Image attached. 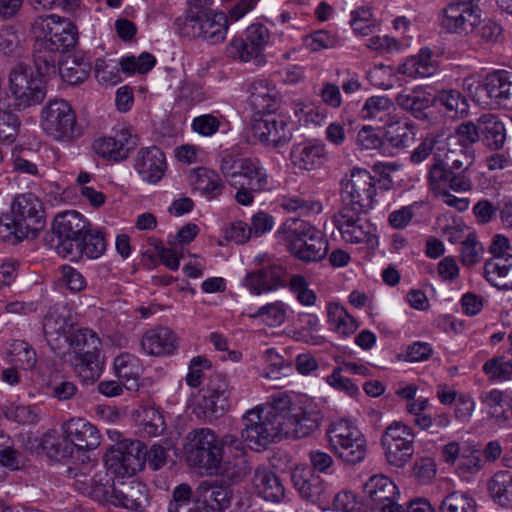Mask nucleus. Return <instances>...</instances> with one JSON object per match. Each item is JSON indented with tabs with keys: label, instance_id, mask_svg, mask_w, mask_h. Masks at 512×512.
<instances>
[{
	"label": "nucleus",
	"instance_id": "1",
	"mask_svg": "<svg viewBox=\"0 0 512 512\" xmlns=\"http://www.w3.org/2000/svg\"><path fill=\"white\" fill-rule=\"evenodd\" d=\"M322 419L316 406L293 404L289 395L276 392L265 405L246 411L242 436L250 446H266L282 437L304 438L319 429Z\"/></svg>",
	"mask_w": 512,
	"mask_h": 512
},
{
	"label": "nucleus",
	"instance_id": "2",
	"mask_svg": "<svg viewBox=\"0 0 512 512\" xmlns=\"http://www.w3.org/2000/svg\"><path fill=\"white\" fill-rule=\"evenodd\" d=\"M54 74L56 65L50 55L34 54V67L25 63L15 65L9 76L15 107L25 109L41 103L46 96V78Z\"/></svg>",
	"mask_w": 512,
	"mask_h": 512
},
{
	"label": "nucleus",
	"instance_id": "3",
	"mask_svg": "<svg viewBox=\"0 0 512 512\" xmlns=\"http://www.w3.org/2000/svg\"><path fill=\"white\" fill-rule=\"evenodd\" d=\"M45 226L44 209L33 193L17 195L11 213L0 217V239L16 244L28 237H36Z\"/></svg>",
	"mask_w": 512,
	"mask_h": 512
},
{
	"label": "nucleus",
	"instance_id": "4",
	"mask_svg": "<svg viewBox=\"0 0 512 512\" xmlns=\"http://www.w3.org/2000/svg\"><path fill=\"white\" fill-rule=\"evenodd\" d=\"M288 251L295 259L304 263L322 261L329 250L324 234L309 222L299 218H288L281 227Z\"/></svg>",
	"mask_w": 512,
	"mask_h": 512
},
{
	"label": "nucleus",
	"instance_id": "5",
	"mask_svg": "<svg viewBox=\"0 0 512 512\" xmlns=\"http://www.w3.org/2000/svg\"><path fill=\"white\" fill-rule=\"evenodd\" d=\"M91 480L90 495L106 505L124 508L132 512H147L151 503L150 490L146 484L136 480H117L111 485Z\"/></svg>",
	"mask_w": 512,
	"mask_h": 512
},
{
	"label": "nucleus",
	"instance_id": "6",
	"mask_svg": "<svg viewBox=\"0 0 512 512\" xmlns=\"http://www.w3.org/2000/svg\"><path fill=\"white\" fill-rule=\"evenodd\" d=\"M36 41L34 54L50 55L56 63V53L73 48L77 42L76 26L68 19L51 14L38 17L32 25Z\"/></svg>",
	"mask_w": 512,
	"mask_h": 512
},
{
	"label": "nucleus",
	"instance_id": "7",
	"mask_svg": "<svg viewBox=\"0 0 512 512\" xmlns=\"http://www.w3.org/2000/svg\"><path fill=\"white\" fill-rule=\"evenodd\" d=\"M40 124L52 140L71 144L82 136V128L72 106L64 99L49 100L42 108Z\"/></svg>",
	"mask_w": 512,
	"mask_h": 512
},
{
	"label": "nucleus",
	"instance_id": "8",
	"mask_svg": "<svg viewBox=\"0 0 512 512\" xmlns=\"http://www.w3.org/2000/svg\"><path fill=\"white\" fill-rule=\"evenodd\" d=\"M186 458L188 463L208 474H216L222 463L221 442L210 428H197L188 433Z\"/></svg>",
	"mask_w": 512,
	"mask_h": 512
},
{
	"label": "nucleus",
	"instance_id": "9",
	"mask_svg": "<svg viewBox=\"0 0 512 512\" xmlns=\"http://www.w3.org/2000/svg\"><path fill=\"white\" fill-rule=\"evenodd\" d=\"M219 169L233 187H238L241 179H245L252 190L269 189L268 175L257 158L244 157L226 150L221 155Z\"/></svg>",
	"mask_w": 512,
	"mask_h": 512
},
{
	"label": "nucleus",
	"instance_id": "10",
	"mask_svg": "<svg viewBox=\"0 0 512 512\" xmlns=\"http://www.w3.org/2000/svg\"><path fill=\"white\" fill-rule=\"evenodd\" d=\"M327 437L334 454L349 465L362 462L367 453V440L352 422L339 420L330 425Z\"/></svg>",
	"mask_w": 512,
	"mask_h": 512
},
{
	"label": "nucleus",
	"instance_id": "11",
	"mask_svg": "<svg viewBox=\"0 0 512 512\" xmlns=\"http://www.w3.org/2000/svg\"><path fill=\"white\" fill-rule=\"evenodd\" d=\"M174 24L177 33L181 36L200 39L209 44L223 42L229 26L224 12L182 15L175 20Z\"/></svg>",
	"mask_w": 512,
	"mask_h": 512
},
{
	"label": "nucleus",
	"instance_id": "12",
	"mask_svg": "<svg viewBox=\"0 0 512 512\" xmlns=\"http://www.w3.org/2000/svg\"><path fill=\"white\" fill-rule=\"evenodd\" d=\"M256 267L246 273L241 284L252 295L259 296L277 291L287 285L288 272L279 260H272L266 253L254 258Z\"/></svg>",
	"mask_w": 512,
	"mask_h": 512
},
{
	"label": "nucleus",
	"instance_id": "13",
	"mask_svg": "<svg viewBox=\"0 0 512 512\" xmlns=\"http://www.w3.org/2000/svg\"><path fill=\"white\" fill-rule=\"evenodd\" d=\"M415 434L401 421H393L381 435V445L387 462L397 468L408 463L414 454Z\"/></svg>",
	"mask_w": 512,
	"mask_h": 512
},
{
	"label": "nucleus",
	"instance_id": "14",
	"mask_svg": "<svg viewBox=\"0 0 512 512\" xmlns=\"http://www.w3.org/2000/svg\"><path fill=\"white\" fill-rule=\"evenodd\" d=\"M377 179L363 168H354L341 180L343 205L370 210L376 196Z\"/></svg>",
	"mask_w": 512,
	"mask_h": 512
},
{
	"label": "nucleus",
	"instance_id": "15",
	"mask_svg": "<svg viewBox=\"0 0 512 512\" xmlns=\"http://www.w3.org/2000/svg\"><path fill=\"white\" fill-rule=\"evenodd\" d=\"M89 221L79 212L71 210L58 214L53 223V230L58 236L57 252L62 257H69L77 250L80 240L89 232Z\"/></svg>",
	"mask_w": 512,
	"mask_h": 512
},
{
	"label": "nucleus",
	"instance_id": "16",
	"mask_svg": "<svg viewBox=\"0 0 512 512\" xmlns=\"http://www.w3.org/2000/svg\"><path fill=\"white\" fill-rule=\"evenodd\" d=\"M398 495L395 483L384 475L371 476L363 486L365 506L371 512H404L396 503Z\"/></svg>",
	"mask_w": 512,
	"mask_h": 512
},
{
	"label": "nucleus",
	"instance_id": "17",
	"mask_svg": "<svg viewBox=\"0 0 512 512\" xmlns=\"http://www.w3.org/2000/svg\"><path fill=\"white\" fill-rule=\"evenodd\" d=\"M145 456V445L141 441L124 440L106 456V464L120 476L135 475L145 466Z\"/></svg>",
	"mask_w": 512,
	"mask_h": 512
},
{
	"label": "nucleus",
	"instance_id": "18",
	"mask_svg": "<svg viewBox=\"0 0 512 512\" xmlns=\"http://www.w3.org/2000/svg\"><path fill=\"white\" fill-rule=\"evenodd\" d=\"M368 211L342 204L340 210L333 216V223L344 241L352 244L371 242L370 226L362 217Z\"/></svg>",
	"mask_w": 512,
	"mask_h": 512
},
{
	"label": "nucleus",
	"instance_id": "19",
	"mask_svg": "<svg viewBox=\"0 0 512 512\" xmlns=\"http://www.w3.org/2000/svg\"><path fill=\"white\" fill-rule=\"evenodd\" d=\"M138 136L128 127L123 126L113 131V135L104 136L93 142V150L103 159L121 162L137 147Z\"/></svg>",
	"mask_w": 512,
	"mask_h": 512
},
{
	"label": "nucleus",
	"instance_id": "20",
	"mask_svg": "<svg viewBox=\"0 0 512 512\" xmlns=\"http://www.w3.org/2000/svg\"><path fill=\"white\" fill-rule=\"evenodd\" d=\"M427 181L429 189L436 196H440L449 189L455 192H466L473 186L468 175H455L437 155H434V163L429 168Z\"/></svg>",
	"mask_w": 512,
	"mask_h": 512
},
{
	"label": "nucleus",
	"instance_id": "21",
	"mask_svg": "<svg viewBox=\"0 0 512 512\" xmlns=\"http://www.w3.org/2000/svg\"><path fill=\"white\" fill-rule=\"evenodd\" d=\"M291 481L303 500L316 504L327 499V483L309 466L295 467L291 473Z\"/></svg>",
	"mask_w": 512,
	"mask_h": 512
},
{
	"label": "nucleus",
	"instance_id": "22",
	"mask_svg": "<svg viewBox=\"0 0 512 512\" xmlns=\"http://www.w3.org/2000/svg\"><path fill=\"white\" fill-rule=\"evenodd\" d=\"M477 20L473 5L467 1L449 3L439 14L440 26L449 33L472 32Z\"/></svg>",
	"mask_w": 512,
	"mask_h": 512
},
{
	"label": "nucleus",
	"instance_id": "23",
	"mask_svg": "<svg viewBox=\"0 0 512 512\" xmlns=\"http://www.w3.org/2000/svg\"><path fill=\"white\" fill-rule=\"evenodd\" d=\"M264 115L265 117L256 120L253 124L254 137L262 144L274 148L287 144L292 138L287 122L273 113Z\"/></svg>",
	"mask_w": 512,
	"mask_h": 512
},
{
	"label": "nucleus",
	"instance_id": "24",
	"mask_svg": "<svg viewBox=\"0 0 512 512\" xmlns=\"http://www.w3.org/2000/svg\"><path fill=\"white\" fill-rule=\"evenodd\" d=\"M61 436L66 437L77 451H90L100 445V432L84 418H71L61 425Z\"/></svg>",
	"mask_w": 512,
	"mask_h": 512
},
{
	"label": "nucleus",
	"instance_id": "25",
	"mask_svg": "<svg viewBox=\"0 0 512 512\" xmlns=\"http://www.w3.org/2000/svg\"><path fill=\"white\" fill-rule=\"evenodd\" d=\"M134 168L143 181L156 184L166 170L165 155L156 146L141 148L134 158Z\"/></svg>",
	"mask_w": 512,
	"mask_h": 512
},
{
	"label": "nucleus",
	"instance_id": "26",
	"mask_svg": "<svg viewBox=\"0 0 512 512\" xmlns=\"http://www.w3.org/2000/svg\"><path fill=\"white\" fill-rule=\"evenodd\" d=\"M326 145L320 140L296 143L291 147L289 159L300 170L311 171L321 167L327 160Z\"/></svg>",
	"mask_w": 512,
	"mask_h": 512
},
{
	"label": "nucleus",
	"instance_id": "27",
	"mask_svg": "<svg viewBox=\"0 0 512 512\" xmlns=\"http://www.w3.org/2000/svg\"><path fill=\"white\" fill-rule=\"evenodd\" d=\"M193 493L202 512H223L232 499L231 489L215 481H202Z\"/></svg>",
	"mask_w": 512,
	"mask_h": 512
},
{
	"label": "nucleus",
	"instance_id": "28",
	"mask_svg": "<svg viewBox=\"0 0 512 512\" xmlns=\"http://www.w3.org/2000/svg\"><path fill=\"white\" fill-rule=\"evenodd\" d=\"M178 347L176 334L167 327L150 329L142 336L141 348L151 356L170 355Z\"/></svg>",
	"mask_w": 512,
	"mask_h": 512
},
{
	"label": "nucleus",
	"instance_id": "29",
	"mask_svg": "<svg viewBox=\"0 0 512 512\" xmlns=\"http://www.w3.org/2000/svg\"><path fill=\"white\" fill-rule=\"evenodd\" d=\"M69 362L83 383H94L103 371L101 350L73 354Z\"/></svg>",
	"mask_w": 512,
	"mask_h": 512
},
{
	"label": "nucleus",
	"instance_id": "30",
	"mask_svg": "<svg viewBox=\"0 0 512 512\" xmlns=\"http://www.w3.org/2000/svg\"><path fill=\"white\" fill-rule=\"evenodd\" d=\"M480 140L487 148L497 151L504 147L506 142V129L501 119L492 113L482 114L478 118Z\"/></svg>",
	"mask_w": 512,
	"mask_h": 512
},
{
	"label": "nucleus",
	"instance_id": "31",
	"mask_svg": "<svg viewBox=\"0 0 512 512\" xmlns=\"http://www.w3.org/2000/svg\"><path fill=\"white\" fill-rule=\"evenodd\" d=\"M483 275L491 285L500 290L512 289V255L487 260Z\"/></svg>",
	"mask_w": 512,
	"mask_h": 512
},
{
	"label": "nucleus",
	"instance_id": "32",
	"mask_svg": "<svg viewBox=\"0 0 512 512\" xmlns=\"http://www.w3.org/2000/svg\"><path fill=\"white\" fill-rule=\"evenodd\" d=\"M396 104L417 119H425V110L433 105L432 95L421 87L404 90L395 97Z\"/></svg>",
	"mask_w": 512,
	"mask_h": 512
},
{
	"label": "nucleus",
	"instance_id": "33",
	"mask_svg": "<svg viewBox=\"0 0 512 512\" xmlns=\"http://www.w3.org/2000/svg\"><path fill=\"white\" fill-rule=\"evenodd\" d=\"M253 485L259 496L266 501L279 502L285 490L278 476L265 467H258L253 476Z\"/></svg>",
	"mask_w": 512,
	"mask_h": 512
},
{
	"label": "nucleus",
	"instance_id": "34",
	"mask_svg": "<svg viewBox=\"0 0 512 512\" xmlns=\"http://www.w3.org/2000/svg\"><path fill=\"white\" fill-rule=\"evenodd\" d=\"M397 116L395 104L386 96L369 97L361 109L363 119L379 122L383 126L391 123Z\"/></svg>",
	"mask_w": 512,
	"mask_h": 512
},
{
	"label": "nucleus",
	"instance_id": "35",
	"mask_svg": "<svg viewBox=\"0 0 512 512\" xmlns=\"http://www.w3.org/2000/svg\"><path fill=\"white\" fill-rule=\"evenodd\" d=\"M437 65L432 59V51L422 48L418 54L407 58L399 67L398 72L408 77H429L436 73Z\"/></svg>",
	"mask_w": 512,
	"mask_h": 512
},
{
	"label": "nucleus",
	"instance_id": "36",
	"mask_svg": "<svg viewBox=\"0 0 512 512\" xmlns=\"http://www.w3.org/2000/svg\"><path fill=\"white\" fill-rule=\"evenodd\" d=\"M249 103L258 114H272L278 103L273 88L265 80H255L249 85Z\"/></svg>",
	"mask_w": 512,
	"mask_h": 512
},
{
	"label": "nucleus",
	"instance_id": "37",
	"mask_svg": "<svg viewBox=\"0 0 512 512\" xmlns=\"http://www.w3.org/2000/svg\"><path fill=\"white\" fill-rule=\"evenodd\" d=\"M487 490L495 503L506 508L512 507V471L496 472L488 480Z\"/></svg>",
	"mask_w": 512,
	"mask_h": 512
},
{
	"label": "nucleus",
	"instance_id": "38",
	"mask_svg": "<svg viewBox=\"0 0 512 512\" xmlns=\"http://www.w3.org/2000/svg\"><path fill=\"white\" fill-rule=\"evenodd\" d=\"M67 327L66 316L58 308H50L43 318L42 330L47 343L53 350L58 348L57 342L62 337H67Z\"/></svg>",
	"mask_w": 512,
	"mask_h": 512
},
{
	"label": "nucleus",
	"instance_id": "39",
	"mask_svg": "<svg viewBox=\"0 0 512 512\" xmlns=\"http://www.w3.org/2000/svg\"><path fill=\"white\" fill-rule=\"evenodd\" d=\"M434 102L443 107L451 118H464L468 115L469 104L462 93L456 89L439 90L433 98Z\"/></svg>",
	"mask_w": 512,
	"mask_h": 512
},
{
	"label": "nucleus",
	"instance_id": "40",
	"mask_svg": "<svg viewBox=\"0 0 512 512\" xmlns=\"http://www.w3.org/2000/svg\"><path fill=\"white\" fill-rule=\"evenodd\" d=\"M191 183L196 191L208 199L217 197L223 190L220 176L215 171L203 167L193 171Z\"/></svg>",
	"mask_w": 512,
	"mask_h": 512
},
{
	"label": "nucleus",
	"instance_id": "41",
	"mask_svg": "<svg viewBox=\"0 0 512 512\" xmlns=\"http://www.w3.org/2000/svg\"><path fill=\"white\" fill-rule=\"evenodd\" d=\"M90 71V60L79 55L67 57L59 67L61 77L71 85H77L84 82L89 76Z\"/></svg>",
	"mask_w": 512,
	"mask_h": 512
},
{
	"label": "nucleus",
	"instance_id": "42",
	"mask_svg": "<svg viewBox=\"0 0 512 512\" xmlns=\"http://www.w3.org/2000/svg\"><path fill=\"white\" fill-rule=\"evenodd\" d=\"M385 127L387 128L385 137L392 147L403 149L414 143L416 134L413 123L407 120L400 121L399 116H397Z\"/></svg>",
	"mask_w": 512,
	"mask_h": 512
},
{
	"label": "nucleus",
	"instance_id": "43",
	"mask_svg": "<svg viewBox=\"0 0 512 512\" xmlns=\"http://www.w3.org/2000/svg\"><path fill=\"white\" fill-rule=\"evenodd\" d=\"M40 445L48 457L56 461H65L72 458L76 450L66 437H57L55 431L45 432L40 439Z\"/></svg>",
	"mask_w": 512,
	"mask_h": 512
},
{
	"label": "nucleus",
	"instance_id": "44",
	"mask_svg": "<svg viewBox=\"0 0 512 512\" xmlns=\"http://www.w3.org/2000/svg\"><path fill=\"white\" fill-rule=\"evenodd\" d=\"M77 250H73L69 255L71 260L82 258L86 256L88 259H97L106 250V241L102 231L95 229L85 234V237L80 240Z\"/></svg>",
	"mask_w": 512,
	"mask_h": 512
},
{
	"label": "nucleus",
	"instance_id": "45",
	"mask_svg": "<svg viewBox=\"0 0 512 512\" xmlns=\"http://www.w3.org/2000/svg\"><path fill=\"white\" fill-rule=\"evenodd\" d=\"M4 416L19 425L34 426L42 420L43 413L36 405L12 403L5 408Z\"/></svg>",
	"mask_w": 512,
	"mask_h": 512
},
{
	"label": "nucleus",
	"instance_id": "46",
	"mask_svg": "<svg viewBox=\"0 0 512 512\" xmlns=\"http://www.w3.org/2000/svg\"><path fill=\"white\" fill-rule=\"evenodd\" d=\"M168 512H202L188 484L183 483L174 488Z\"/></svg>",
	"mask_w": 512,
	"mask_h": 512
},
{
	"label": "nucleus",
	"instance_id": "47",
	"mask_svg": "<svg viewBox=\"0 0 512 512\" xmlns=\"http://www.w3.org/2000/svg\"><path fill=\"white\" fill-rule=\"evenodd\" d=\"M327 310L328 322L338 334L348 336L357 329L355 319L348 314L343 306L337 303H330Z\"/></svg>",
	"mask_w": 512,
	"mask_h": 512
},
{
	"label": "nucleus",
	"instance_id": "48",
	"mask_svg": "<svg viewBox=\"0 0 512 512\" xmlns=\"http://www.w3.org/2000/svg\"><path fill=\"white\" fill-rule=\"evenodd\" d=\"M73 354L85 353L87 350H101V340L97 334L89 328H80L66 337Z\"/></svg>",
	"mask_w": 512,
	"mask_h": 512
},
{
	"label": "nucleus",
	"instance_id": "49",
	"mask_svg": "<svg viewBox=\"0 0 512 512\" xmlns=\"http://www.w3.org/2000/svg\"><path fill=\"white\" fill-rule=\"evenodd\" d=\"M512 81V73L506 70H496L488 73L483 80V90L489 99L496 103L497 99L504 96L507 85Z\"/></svg>",
	"mask_w": 512,
	"mask_h": 512
},
{
	"label": "nucleus",
	"instance_id": "50",
	"mask_svg": "<svg viewBox=\"0 0 512 512\" xmlns=\"http://www.w3.org/2000/svg\"><path fill=\"white\" fill-rule=\"evenodd\" d=\"M250 318L260 319L264 324L271 327L279 326L286 319L285 304L281 301L268 303L250 314Z\"/></svg>",
	"mask_w": 512,
	"mask_h": 512
},
{
	"label": "nucleus",
	"instance_id": "51",
	"mask_svg": "<svg viewBox=\"0 0 512 512\" xmlns=\"http://www.w3.org/2000/svg\"><path fill=\"white\" fill-rule=\"evenodd\" d=\"M475 500L465 492L454 491L441 501L440 512H476Z\"/></svg>",
	"mask_w": 512,
	"mask_h": 512
},
{
	"label": "nucleus",
	"instance_id": "52",
	"mask_svg": "<svg viewBox=\"0 0 512 512\" xmlns=\"http://www.w3.org/2000/svg\"><path fill=\"white\" fill-rule=\"evenodd\" d=\"M155 64L156 58L148 52H143L138 57L133 55L122 57L119 62L121 70L129 75L135 73L146 74Z\"/></svg>",
	"mask_w": 512,
	"mask_h": 512
},
{
	"label": "nucleus",
	"instance_id": "53",
	"mask_svg": "<svg viewBox=\"0 0 512 512\" xmlns=\"http://www.w3.org/2000/svg\"><path fill=\"white\" fill-rule=\"evenodd\" d=\"M474 156L468 149L460 148L459 150H449L445 154L444 164L453 170L455 175H467L468 170L472 166Z\"/></svg>",
	"mask_w": 512,
	"mask_h": 512
},
{
	"label": "nucleus",
	"instance_id": "54",
	"mask_svg": "<svg viewBox=\"0 0 512 512\" xmlns=\"http://www.w3.org/2000/svg\"><path fill=\"white\" fill-rule=\"evenodd\" d=\"M483 372L491 381H506L512 377V361L505 357H494L483 365Z\"/></svg>",
	"mask_w": 512,
	"mask_h": 512
},
{
	"label": "nucleus",
	"instance_id": "55",
	"mask_svg": "<svg viewBox=\"0 0 512 512\" xmlns=\"http://www.w3.org/2000/svg\"><path fill=\"white\" fill-rule=\"evenodd\" d=\"M249 470L250 467L246 458L236 455L234 461H222L221 468L217 473H220L232 483H239L246 477Z\"/></svg>",
	"mask_w": 512,
	"mask_h": 512
},
{
	"label": "nucleus",
	"instance_id": "56",
	"mask_svg": "<svg viewBox=\"0 0 512 512\" xmlns=\"http://www.w3.org/2000/svg\"><path fill=\"white\" fill-rule=\"evenodd\" d=\"M280 206L287 212H298L300 214L320 213L322 204L319 201L305 199L300 196L284 197Z\"/></svg>",
	"mask_w": 512,
	"mask_h": 512
},
{
	"label": "nucleus",
	"instance_id": "57",
	"mask_svg": "<svg viewBox=\"0 0 512 512\" xmlns=\"http://www.w3.org/2000/svg\"><path fill=\"white\" fill-rule=\"evenodd\" d=\"M455 468L462 477L478 473L482 468L479 451L469 448L462 449L461 457Z\"/></svg>",
	"mask_w": 512,
	"mask_h": 512
},
{
	"label": "nucleus",
	"instance_id": "58",
	"mask_svg": "<svg viewBox=\"0 0 512 512\" xmlns=\"http://www.w3.org/2000/svg\"><path fill=\"white\" fill-rule=\"evenodd\" d=\"M335 510L341 512H367L364 498L359 500L352 491H341L333 498Z\"/></svg>",
	"mask_w": 512,
	"mask_h": 512
},
{
	"label": "nucleus",
	"instance_id": "59",
	"mask_svg": "<svg viewBox=\"0 0 512 512\" xmlns=\"http://www.w3.org/2000/svg\"><path fill=\"white\" fill-rule=\"evenodd\" d=\"M252 53H258L262 57V52L270 40L268 28L263 24H252L245 32Z\"/></svg>",
	"mask_w": 512,
	"mask_h": 512
},
{
	"label": "nucleus",
	"instance_id": "60",
	"mask_svg": "<svg viewBox=\"0 0 512 512\" xmlns=\"http://www.w3.org/2000/svg\"><path fill=\"white\" fill-rule=\"evenodd\" d=\"M141 425L148 436H158L166 427L162 414L154 407L143 409Z\"/></svg>",
	"mask_w": 512,
	"mask_h": 512
},
{
	"label": "nucleus",
	"instance_id": "61",
	"mask_svg": "<svg viewBox=\"0 0 512 512\" xmlns=\"http://www.w3.org/2000/svg\"><path fill=\"white\" fill-rule=\"evenodd\" d=\"M304 46L312 52L333 48L338 44V38L325 30L315 31L303 39Z\"/></svg>",
	"mask_w": 512,
	"mask_h": 512
},
{
	"label": "nucleus",
	"instance_id": "62",
	"mask_svg": "<svg viewBox=\"0 0 512 512\" xmlns=\"http://www.w3.org/2000/svg\"><path fill=\"white\" fill-rule=\"evenodd\" d=\"M223 116L214 114H203L192 120V130L204 137H210L219 131Z\"/></svg>",
	"mask_w": 512,
	"mask_h": 512
},
{
	"label": "nucleus",
	"instance_id": "63",
	"mask_svg": "<svg viewBox=\"0 0 512 512\" xmlns=\"http://www.w3.org/2000/svg\"><path fill=\"white\" fill-rule=\"evenodd\" d=\"M367 78L373 86L389 90L394 86V69L384 64L375 65L368 71Z\"/></svg>",
	"mask_w": 512,
	"mask_h": 512
},
{
	"label": "nucleus",
	"instance_id": "64",
	"mask_svg": "<svg viewBox=\"0 0 512 512\" xmlns=\"http://www.w3.org/2000/svg\"><path fill=\"white\" fill-rule=\"evenodd\" d=\"M483 251L482 244L475 239L474 235L469 234L461 243V263L467 267L477 264L482 258Z\"/></svg>",
	"mask_w": 512,
	"mask_h": 512
}]
</instances>
